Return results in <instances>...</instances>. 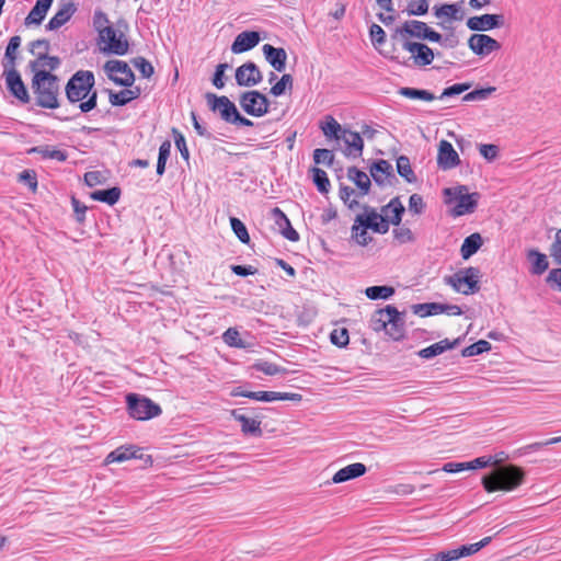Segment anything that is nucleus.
I'll return each instance as SVG.
<instances>
[{
    "mask_svg": "<svg viewBox=\"0 0 561 561\" xmlns=\"http://www.w3.org/2000/svg\"><path fill=\"white\" fill-rule=\"evenodd\" d=\"M95 80L93 72L89 70L77 71L66 84V96L70 103H78L82 113L95 108L98 92L93 90Z\"/></svg>",
    "mask_w": 561,
    "mask_h": 561,
    "instance_id": "1",
    "label": "nucleus"
},
{
    "mask_svg": "<svg viewBox=\"0 0 561 561\" xmlns=\"http://www.w3.org/2000/svg\"><path fill=\"white\" fill-rule=\"evenodd\" d=\"M524 478L525 472L515 465L499 466L483 476L482 485L489 493L496 491L511 492L523 483Z\"/></svg>",
    "mask_w": 561,
    "mask_h": 561,
    "instance_id": "2",
    "label": "nucleus"
},
{
    "mask_svg": "<svg viewBox=\"0 0 561 561\" xmlns=\"http://www.w3.org/2000/svg\"><path fill=\"white\" fill-rule=\"evenodd\" d=\"M32 89L36 105L49 110L59 107V80L57 76L46 70L37 71L32 79Z\"/></svg>",
    "mask_w": 561,
    "mask_h": 561,
    "instance_id": "3",
    "label": "nucleus"
},
{
    "mask_svg": "<svg viewBox=\"0 0 561 561\" xmlns=\"http://www.w3.org/2000/svg\"><path fill=\"white\" fill-rule=\"evenodd\" d=\"M370 327L376 332L383 330L394 341L401 340L405 333L403 316L391 305L377 310L373 314Z\"/></svg>",
    "mask_w": 561,
    "mask_h": 561,
    "instance_id": "4",
    "label": "nucleus"
},
{
    "mask_svg": "<svg viewBox=\"0 0 561 561\" xmlns=\"http://www.w3.org/2000/svg\"><path fill=\"white\" fill-rule=\"evenodd\" d=\"M446 203L454 205L450 213L454 217H460L472 214L480 198L479 193H469L466 185H458L455 187H447L444 190Z\"/></svg>",
    "mask_w": 561,
    "mask_h": 561,
    "instance_id": "5",
    "label": "nucleus"
},
{
    "mask_svg": "<svg viewBox=\"0 0 561 561\" xmlns=\"http://www.w3.org/2000/svg\"><path fill=\"white\" fill-rule=\"evenodd\" d=\"M481 272L478 267H466L444 278L445 283L457 293L471 295L480 289Z\"/></svg>",
    "mask_w": 561,
    "mask_h": 561,
    "instance_id": "6",
    "label": "nucleus"
},
{
    "mask_svg": "<svg viewBox=\"0 0 561 561\" xmlns=\"http://www.w3.org/2000/svg\"><path fill=\"white\" fill-rule=\"evenodd\" d=\"M126 401L129 415L138 421L153 419L162 412L161 408L152 400L136 393L127 394Z\"/></svg>",
    "mask_w": 561,
    "mask_h": 561,
    "instance_id": "7",
    "label": "nucleus"
},
{
    "mask_svg": "<svg viewBox=\"0 0 561 561\" xmlns=\"http://www.w3.org/2000/svg\"><path fill=\"white\" fill-rule=\"evenodd\" d=\"M241 108L249 115L261 117L268 112L270 101L256 90L245 91L239 98Z\"/></svg>",
    "mask_w": 561,
    "mask_h": 561,
    "instance_id": "8",
    "label": "nucleus"
},
{
    "mask_svg": "<svg viewBox=\"0 0 561 561\" xmlns=\"http://www.w3.org/2000/svg\"><path fill=\"white\" fill-rule=\"evenodd\" d=\"M205 99L208 107L213 112H218L222 121L228 124L233 122L239 111L237 110L234 103H232L227 96H218L215 93L208 92L205 94Z\"/></svg>",
    "mask_w": 561,
    "mask_h": 561,
    "instance_id": "9",
    "label": "nucleus"
},
{
    "mask_svg": "<svg viewBox=\"0 0 561 561\" xmlns=\"http://www.w3.org/2000/svg\"><path fill=\"white\" fill-rule=\"evenodd\" d=\"M108 78L118 85L130 87L135 76L129 66L123 60H108L104 65Z\"/></svg>",
    "mask_w": 561,
    "mask_h": 561,
    "instance_id": "10",
    "label": "nucleus"
},
{
    "mask_svg": "<svg viewBox=\"0 0 561 561\" xmlns=\"http://www.w3.org/2000/svg\"><path fill=\"white\" fill-rule=\"evenodd\" d=\"M103 51L123 56L128 51V42L124 39L123 34H118L113 27L101 31L99 36Z\"/></svg>",
    "mask_w": 561,
    "mask_h": 561,
    "instance_id": "11",
    "label": "nucleus"
},
{
    "mask_svg": "<svg viewBox=\"0 0 561 561\" xmlns=\"http://www.w3.org/2000/svg\"><path fill=\"white\" fill-rule=\"evenodd\" d=\"M402 47L411 54L413 64L417 67L428 66L434 60L433 49L423 43L405 41Z\"/></svg>",
    "mask_w": 561,
    "mask_h": 561,
    "instance_id": "12",
    "label": "nucleus"
},
{
    "mask_svg": "<svg viewBox=\"0 0 561 561\" xmlns=\"http://www.w3.org/2000/svg\"><path fill=\"white\" fill-rule=\"evenodd\" d=\"M365 213L356 216V222L370 227L374 232L385 234L389 231L387 219L373 207L365 205Z\"/></svg>",
    "mask_w": 561,
    "mask_h": 561,
    "instance_id": "13",
    "label": "nucleus"
},
{
    "mask_svg": "<svg viewBox=\"0 0 561 561\" xmlns=\"http://www.w3.org/2000/svg\"><path fill=\"white\" fill-rule=\"evenodd\" d=\"M237 84L240 87H254L263 80V76L257 66L248 61L236 69L234 75Z\"/></svg>",
    "mask_w": 561,
    "mask_h": 561,
    "instance_id": "14",
    "label": "nucleus"
},
{
    "mask_svg": "<svg viewBox=\"0 0 561 561\" xmlns=\"http://www.w3.org/2000/svg\"><path fill=\"white\" fill-rule=\"evenodd\" d=\"M3 76L10 93L22 103H28L30 94L16 68L4 70Z\"/></svg>",
    "mask_w": 561,
    "mask_h": 561,
    "instance_id": "15",
    "label": "nucleus"
},
{
    "mask_svg": "<svg viewBox=\"0 0 561 561\" xmlns=\"http://www.w3.org/2000/svg\"><path fill=\"white\" fill-rule=\"evenodd\" d=\"M469 48L479 56H485L501 48L500 43L485 34H472L468 39Z\"/></svg>",
    "mask_w": 561,
    "mask_h": 561,
    "instance_id": "16",
    "label": "nucleus"
},
{
    "mask_svg": "<svg viewBox=\"0 0 561 561\" xmlns=\"http://www.w3.org/2000/svg\"><path fill=\"white\" fill-rule=\"evenodd\" d=\"M503 25V15L483 14L467 20V27L471 31L486 32Z\"/></svg>",
    "mask_w": 561,
    "mask_h": 561,
    "instance_id": "17",
    "label": "nucleus"
},
{
    "mask_svg": "<svg viewBox=\"0 0 561 561\" xmlns=\"http://www.w3.org/2000/svg\"><path fill=\"white\" fill-rule=\"evenodd\" d=\"M460 162L457 151L447 140H442L438 146L437 164L443 170H449Z\"/></svg>",
    "mask_w": 561,
    "mask_h": 561,
    "instance_id": "18",
    "label": "nucleus"
},
{
    "mask_svg": "<svg viewBox=\"0 0 561 561\" xmlns=\"http://www.w3.org/2000/svg\"><path fill=\"white\" fill-rule=\"evenodd\" d=\"M260 43V34L255 31H244L237 35L232 45L233 54H241L254 48Z\"/></svg>",
    "mask_w": 561,
    "mask_h": 561,
    "instance_id": "19",
    "label": "nucleus"
},
{
    "mask_svg": "<svg viewBox=\"0 0 561 561\" xmlns=\"http://www.w3.org/2000/svg\"><path fill=\"white\" fill-rule=\"evenodd\" d=\"M265 59L276 70L282 72L285 70L287 54L284 48L274 47L270 44H265L262 47Z\"/></svg>",
    "mask_w": 561,
    "mask_h": 561,
    "instance_id": "20",
    "label": "nucleus"
},
{
    "mask_svg": "<svg viewBox=\"0 0 561 561\" xmlns=\"http://www.w3.org/2000/svg\"><path fill=\"white\" fill-rule=\"evenodd\" d=\"M222 340L229 347L249 348L252 346L248 332H240L237 328H229L222 334Z\"/></svg>",
    "mask_w": 561,
    "mask_h": 561,
    "instance_id": "21",
    "label": "nucleus"
},
{
    "mask_svg": "<svg viewBox=\"0 0 561 561\" xmlns=\"http://www.w3.org/2000/svg\"><path fill=\"white\" fill-rule=\"evenodd\" d=\"M137 459V458H142V451H141V448L139 447H136L134 445H129V446H121L116 449H114L113 451H111L107 456H106V463H112V462H124L126 460H129V459Z\"/></svg>",
    "mask_w": 561,
    "mask_h": 561,
    "instance_id": "22",
    "label": "nucleus"
},
{
    "mask_svg": "<svg viewBox=\"0 0 561 561\" xmlns=\"http://www.w3.org/2000/svg\"><path fill=\"white\" fill-rule=\"evenodd\" d=\"M77 8L75 3L72 2H65L60 5L58 11L54 14V16L49 20V22L46 25V28L49 31H55L61 27L64 24H66L73 13L76 12Z\"/></svg>",
    "mask_w": 561,
    "mask_h": 561,
    "instance_id": "23",
    "label": "nucleus"
},
{
    "mask_svg": "<svg viewBox=\"0 0 561 561\" xmlns=\"http://www.w3.org/2000/svg\"><path fill=\"white\" fill-rule=\"evenodd\" d=\"M346 145V154L354 158L360 157L364 149V140L359 133L345 129L341 138Z\"/></svg>",
    "mask_w": 561,
    "mask_h": 561,
    "instance_id": "24",
    "label": "nucleus"
},
{
    "mask_svg": "<svg viewBox=\"0 0 561 561\" xmlns=\"http://www.w3.org/2000/svg\"><path fill=\"white\" fill-rule=\"evenodd\" d=\"M249 399H253L256 401H263V402H272V401H278V400L300 401L302 399V396L299 393H290V392L252 391V392H249Z\"/></svg>",
    "mask_w": 561,
    "mask_h": 561,
    "instance_id": "25",
    "label": "nucleus"
},
{
    "mask_svg": "<svg viewBox=\"0 0 561 561\" xmlns=\"http://www.w3.org/2000/svg\"><path fill=\"white\" fill-rule=\"evenodd\" d=\"M272 216L273 219L275 220V224L279 227L284 238H286L289 241L299 240L298 232L293 228L288 217L284 214L282 209H279L278 207L273 208Z\"/></svg>",
    "mask_w": 561,
    "mask_h": 561,
    "instance_id": "26",
    "label": "nucleus"
},
{
    "mask_svg": "<svg viewBox=\"0 0 561 561\" xmlns=\"http://www.w3.org/2000/svg\"><path fill=\"white\" fill-rule=\"evenodd\" d=\"M404 210L399 197H394L381 208V215L387 219L388 225L399 226Z\"/></svg>",
    "mask_w": 561,
    "mask_h": 561,
    "instance_id": "27",
    "label": "nucleus"
},
{
    "mask_svg": "<svg viewBox=\"0 0 561 561\" xmlns=\"http://www.w3.org/2000/svg\"><path fill=\"white\" fill-rule=\"evenodd\" d=\"M434 15L444 21H460L463 19L460 3H445L433 8Z\"/></svg>",
    "mask_w": 561,
    "mask_h": 561,
    "instance_id": "28",
    "label": "nucleus"
},
{
    "mask_svg": "<svg viewBox=\"0 0 561 561\" xmlns=\"http://www.w3.org/2000/svg\"><path fill=\"white\" fill-rule=\"evenodd\" d=\"M370 175L378 185L389 183L390 178H394L392 165L387 160H378L370 167Z\"/></svg>",
    "mask_w": 561,
    "mask_h": 561,
    "instance_id": "29",
    "label": "nucleus"
},
{
    "mask_svg": "<svg viewBox=\"0 0 561 561\" xmlns=\"http://www.w3.org/2000/svg\"><path fill=\"white\" fill-rule=\"evenodd\" d=\"M367 471L366 466L360 462H355L340 469L332 478L333 483H342L348 480L362 477Z\"/></svg>",
    "mask_w": 561,
    "mask_h": 561,
    "instance_id": "30",
    "label": "nucleus"
},
{
    "mask_svg": "<svg viewBox=\"0 0 561 561\" xmlns=\"http://www.w3.org/2000/svg\"><path fill=\"white\" fill-rule=\"evenodd\" d=\"M231 415L236 421L240 422L243 434L252 436L262 435L261 421L245 416L240 410H232Z\"/></svg>",
    "mask_w": 561,
    "mask_h": 561,
    "instance_id": "31",
    "label": "nucleus"
},
{
    "mask_svg": "<svg viewBox=\"0 0 561 561\" xmlns=\"http://www.w3.org/2000/svg\"><path fill=\"white\" fill-rule=\"evenodd\" d=\"M428 25L425 22L417 20L405 21L401 27L397 30V33L401 36L416 37L423 39L427 32Z\"/></svg>",
    "mask_w": 561,
    "mask_h": 561,
    "instance_id": "32",
    "label": "nucleus"
},
{
    "mask_svg": "<svg viewBox=\"0 0 561 561\" xmlns=\"http://www.w3.org/2000/svg\"><path fill=\"white\" fill-rule=\"evenodd\" d=\"M526 256L530 263L529 272L533 275H541L548 270L549 262L546 254L539 252L536 249H530L527 251Z\"/></svg>",
    "mask_w": 561,
    "mask_h": 561,
    "instance_id": "33",
    "label": "nucleus"
},
{
    "mask_svg": "<svg viewBox=\"0 0 561 561\" xmlns=\"http://www.w3.org/2000/svg\"><path fill=\"white\" fill-rule=\"evenodd\" d=\"M54 0H37L28 15L25 18V24H41L45 19Z\"/></svg>",
    "mask_w": 561,
    "mask_h": 561,
    "instance_id": "34",
    "label": "nucleus"
},
{
    "mask_svg": "<svg viewBox=\"0 0 561 561\" xmlns=\"http://www.w3.org/2000/svg\"><path fill=\"white\" fill-rule=\"evenodd\" d=\"M21 45V37L19 35L12 36L8 43L4 54L3 68L4 70L14 69L16 64L18 50Z\"/></svg>",
    "mask_w": 561,
    "mask_h": 561,
    "instance_id": "35",
    "label": "nucleus"
},
{
    "mask_svg": "<svg viewBox=\"0 0 561 561\" xmlns=\"http://www.w3.org/2000/svg\"><path fill=\"white\" fill-rule=\"evenodd\" d=\"M140 95V89H124L119 92H110V103L113 106H123Z\"/></svg>",
    "mask_w": 561,
    "mask_h": 561,
    "instance_id": "36",
    "label": "nucleus"
},
{
    "mask_svg": "<svg viewBox=\"0 0 561 561\" xmlns=\"http://www.w3.org/2000/svg\"><path fill=\"white\" fill-rule=\"evenodd\" d=\"M347 176L360 190V195L368 194L370 188V179L365 172L358 170L356 167H352L347 170Z\"/></svg>",
    "mask_w": 561,
    "mask_h": 561,
    "instance_id": "37",
    "label": "nucleus"
},
{
    "mask_svg": "<svg viewBox=\"0 0 561 561\" xmlns=\"http://www.w3.org/2000/svg\"><path fill=\"white\" fill-rule=\"evenodd\" d=\"M482 245V238L479 233H472L467 237L460 248V253L463 260L472 256Z\"/></svg>",
    "mask_w": 561,
    "mask_h": 561,
    "instance_id": "38",
    "label": "nucleus"
},
{
    "mask_svg": "<svg viewBox=\"0 0 561 561\" xmlns=\"http://www.w3.org/2000/svg\"><path fill=\"white\" fill-rule=\"evenodd\" d=\"M59 66V59L57 57L42 55L37 57L35 60L30 62V67L34 75L41 70H55Z\"/></svg>",
    "mask_w": 561,
    "mask_h": 561,
    "instance_id": "39",
    "label": "nucleus"
},
{
    "mask_svg": "<svg viewBox=\"0 0 561 561\" xmlns=\"http://www.w3.org/2000/svg\"><path fill=\"white\" fill-rule=\"evenodd\" d=\"M398 93L411 100H422L425 102H432L436 99V96L427 90L415 89L410 87L400 88L398 90Z\"/></svg>",
    "mask_w": 561,
    "mask_h": 561,
    "instance_id": "40",
    "label": "nucleus"
},
{
    "mask_svg": "<svg viewBox=\"0 0 561 561\" xmlns=\"http://www.w3.org/2000/svg\"><path fill=\"white\" fill-rule=\"evenodd\" d=\"M321 130L327 138L340 140L342 131L341 124L332 116H327L325 122L321 125Z\"/></svg>",
    "mask_w": 561,
    "mask_h": 561,
    "instance_id": "41",
    "label": "nucleus"
},
{
    "mask_svg": "<svg viewBox=\"0 0 561 561\" xmlns=\"http://www.w3.org/2000/svg\"><path fill=\"white\" fill-rule=\"evenodd\" d=\"M121 190L118 187H111L107 190L94 191L91 193V198L108 205H114L118 202Z\"/></svg>",
    "mask_w": 561,
    "mask_h": 561,
    "instance_id": "42",
    "label": "nucleus"
},
{
    "mask_svg": "<svg viewBox=\"0 0 561 561\" xmlns=\"http://www.w3.org/2000/svg\"><path fill=\"white\" fill-rule=\"evenodd\" d=\"M253 368L256 369V370H260L262 373H264L265 375H268V376H274V375H285V374H289V373H293L294 370L285 367V366H282V365H277V364H274V363H270V362H266V360H260L257 363H255L253 365Z\"/></svg>",
    "mask_w": 561,
    "mask_h": 561,
    "instance_id": "43",
    "label": "nucleus"
},
{
    "mask_svg": "<svg viewBox=\"0 0 561 561\" xmlns=\"http://www.w3.org/2000/svg\"><path fill=\"white\" fill-rule=\"evenodd\" d=\"M368 229H370V227L356 222L355 219L351 229L352 240H354L358 245H367L371 241V237L368 234Z\"/></svg>",
    "mask_w": 561,
    "mask_h": 561,
    "instance_id": "44",
    "label": "nucleus"
},
{
    "mask_svg": "<svg viewBox=\"0 0 561 561\" xmlns=\"http://www.w3.org/2000/svg\"><path fill=\"white\" fill-rule=\"evenodd\" d=\"M397 171L400 176L405 179L407 182L413 183L416 181V176L412 170L410 159L407 156H400L397 159Z\"/></svg>",
    "mask_w": 561,
    "mask_h": 561,
    "instance_id": "45",
    "label": "nucleus"
},
{
    "mask_svg": "<svg viewBox=\"0 0 561 561\" xmlns=\"http://www.w3.org/2000/svg\"><path fill=\"white\" fill-rule=\"evenodd\" d=\"M31 151L39 153L44 159H53L57 161H65L68 157L66 151L54 149L49 146L35 147Z\"/></svg>",
    "mask_w": 561,
    "mask_h": 561,
    "instance_id": "46",
    "label": "nucleus"
},
{
    "mask_svg": "<svg viewBox=\"0 0 561 561\" xmlns=\"http://www.w3.org/2000/svg\"><path fill=\"white\" fill-rule=\"evenodd\" d=\"M365 294L371 300L388 299L394 294V289L391 286H370Z\"/></svg>",
    "mask_w": 561,
    "mask_h": 561,
    "instance_id": "47",
    "label": "nucleus"
},
{
    "mask_svg": "<svg viewBox=\"0 0 561 561\" xmlns=\"http://www.w3.org/2000/svg\"><path fill=\"white\" fill-rule=\"evenodd\" d=\"M311 172L313 183L317 186L318 191L321 193H328L330 190V180L328 178L327 172L316 167L311 169Z\"/></svg>",
    "mask_w": 561,
    "mask_h": 561,
    "instance_id": "48",
    "label": "nucleus"
},
{
    "mask_svg": "<svg viewBox=\"0 0 561 561\" xmlns=\"http://www.w3.org/2000/svg\"><path fill=\"white\" fill-rule=\"evenodd\" d=\"M171 153V142L169 140L163 141L159 147L158 162H157V174L162 175L165 171V164Z\"/></svg>",
    "mask_w": 561,
    "mask_h": 561,
    "instance_id": "49",
    "label": "nucleus"
},
{
    "mask_svg": "<svg viewBox=\"0 0 561 561\" xmlns=\"http://www.w3.org/2000/svg\"><path fill=\"white\" fill-rule=\"evenodd\" d=\"M430 2L428 0H411L405 12L408 15L422 16L428 12Z\"/></svg>",
    "mask_w": 561,
    "mask_h": 561,
    "instance_id": "50",
    "label": "nucleus"
},
{
    "mask_svg": "<svg viewBox=\"0 0 561 561\" xmlns=\"http://www.w3.org/2000/svg\"><path fill=\"white\" fill-rule=\"evenodd\" d=\"M230 225L231 228L237 236V238L244 244H248L250 242V236L248 233V229L245 225L238 218L231 217L230 218Z\"/></svg>",
    "mask_w": 561,
    "mask_h": 561,
    "instance_id": "51",
    "label": "nucleus"
},
{
    "mask_svg": "<svg viewBox=\"0 0 561 561\" xmlns=\"http://www.w3.org/2000/svg\"><path fill=\"white\" fill-rule=\"evenodd\" d=\"M495 90H496L495 87L476 89V90L467 93L462 98V101H465V102L483 101V100H486Z\"/></svg>",
    "mask_w": 561,
    "mask_h": 561,
    "instance_id": "52",
    "label": "nucleus"
},
{
    "mask_svg": "<svg viewBox=\"0 0 561 561\" xmlns=\"http://www.w3.org/2000/svg\"><path fill=\"white\" fill-rule=\"evenodd\" d=\"M286 89H293V77L288 73L282 76L279 81H277L272 88L271 93L274 96H279L285 93Z\"/></svg>",
    "mask_w": 561,
    "mask_h": 561,
    "instance_id": "53",
    "label": "nucleus"
},
{
    "mask_svg": "<svg viewBox=\"0 0 561 561\" xmlns=\"http://www.w3.org/2000/svg\"><path fill=\"white\" fill-rule=\"evenodd\" d=\"M330 340L332 344H334L337 347H344L347 345L350 341L348 331L345 328H335L330 333Z\"/></svg>",
    "mask_w": 561,
    "mask_h": 561,
    "instance_id": "54",
    "label": "nucleus"
},
{
    "mask_svg": "<svg viewBox=\"0 0 561 561\" xmlns=\"http://www.w3.org/2000/svg\"><path fill=\"white\" fill-rule=\"evenodd\" d=\"M461 340V337L454 339L453 341L445 339L423 348L422 351H449L455 347H458L460 345Z\"/></svg>",
    "mask_w": 561,
    "mask_h": 561,
    "instance_id": "55",
    "label": "nucleus"
},
{
    "mask_svg": "<svg viewBox=\"0 0 561 561\" xmlns=\"http://www.w3.org/2000/svg\"><path fill=\"white\" fill-rule=\"evenodd\" d=\"M134 67L141 73L144 78H150L154 70L151 62L144 57H136L131 60Z\"/></svg>",
    "mask_w": 561,
    "mask_h": 561,
    "instance_id": "56",
    "label": "nucleus"
},
{
    "mask_svg": "<svg viewBox=\"0 0 561 561\" xmlns=\"http://www.w3.org/2000/svg\"><path fill=\"white\" fill-rule=\"evenodd\" d=\"M313 161L316 164H325L330 167L333 164L334 154L329 149H316L313 151Z\"/></svg>",
    "mask_w": 561,
    "mask_h": 561,
    "instance_id": "57",
    "label": "nucleus"
},
{
    "mask_svg": "<svg viewBox=\"0 0 561 561\" xmlns=\"http://www.w3.org/2000/svg\"><path fill=\"white\" fill-rule=\"evenodd\" d=\"M471 85L472 84L470 82L453 84L448 88H445L443 90L442 94L438 96V99L443 100L445 98L459 95V94L463 93L465 91L469 90L471 88Z\"/></svg>",
    "mask_w": 561,
    "mask_h": 561,
    "instance_id": "58",
    "label": "nucleus"
},
{
    "mask_svg": "<svg viewBox=\"0 0 561 561\" xmlns=\"http://www.w3.org/2000/svg\"><path fill=\"white\" fill-rule=\"evenodd\" d=\"M392 233H393L394 239L400 244H404V243L414 241L413 232L411 231L410 228H408L405 226H397V228H394L392 230Z\"/></svg>",
    "mask_w": 561,
    "mask_h": 561,
    "instance_id": "59",
    "label": "nucleus"
},
{
    "mask_svg": "<svg viewBox=\"0 0 561 561\" xmlns=\"http://www.w3.org/2000/svg\"><path fill=\"white\" fill-rule=\"evenodd\" d=\"M93 27L99 33V36L101 35V31L112 27L111 25H108L107 15L103 11L98 10L94 12Z\"/></svg>",
    "mask_w": 561,
    "mask_h": 561,
    "instance_id": "60",
    "label": "nucleus"
},
{
    "mask_svg": "<svg viewBox=\"0 0 561 561\" xmlns=\"http://www.w3.org/2000/svg\"><path fill=\"white\" fill-rule=\"evenodd\" d=\"M369 35L375 46H380L386 42V33L378 24H371L369 28Z\"/></svg>",
    "mask_w": 561,
    "mask_h": 561,
    "instance_id": "61",
    "label": "nucleus"
},
{
    "mask_svg": "<svg viewBox=\"0 0 561 561\" xmlns=\"http://www.w3.org/2000/svg\"><path fill=\"white\" fill-rule=\"evenodd\" d=\"M425 209L423 197L419 194H412L409 198V210L415 215H420Z\"/></svg>",
    "mask_w": 561,
    "mask_h": 561,
    "instance_id": "62",
    "label": "nucleus"
},
{
    "mask_svg": "<svg viewBox=\"0 0 561 561\" xmlns=\"http://www.w3.org/2000/svg\"><path fill=\"white\" fill-rule=\"evenodd\" d=\"M49 48V43L46 39H36L30 44V51L34 56L41 57L42 55H46Z\"/></svg>",
    "mask_w": 561,
    "mask_h": 561,
    "instance_id": "63",
    "label": "nucleus"
},
{
    "mask_svg": "<svg viewBox=\"0 0 561 561\" xmlns=\"http://www.w3.org/2000/svg\"><path fill=\"white\" fill-rule=\"evenodd\" d=\"M424 561H457L455 549L440 551Z\"/></svg>",
    "mask_w": 561,
    "mask_h": 561,
    "instance_id": "64",
    "label": "nucleus"
}]
</instances>
